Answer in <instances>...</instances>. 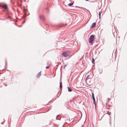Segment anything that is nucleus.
<instances>
[{"label":"nucleus","instance_id":"nucleus-7","mask_svg":"<svg viewBox=\"0 0 127 127\" xmlns=\"http://www.w3.org/2000/svg\"><path fill=\"white\" fill-rule=\"evenodd\" d=\"M39 18H40V19L42 20H43L44 19V16L43 15H42L41 16H40Z\"/></svg>","mask_w":127,"mask_h":127},{"label":"nucleus","instance_id":"nucleus-17","mask_svg":"<svg viewBox=\"0 0 127 127\" xmlns=\"http://www.w3.org/2000/svg\"><path fill=\"white\" fill-rule=\"evenodd\" d=\"M58 116H57V117H56V119L57 120H60V119H58Z\"/></svg>","mask_w":127,"mask_h":127},{"label":"nucleus","instance_id":"nucleus-16","mask_svg":"<svg viewBox=\"0 0 127 127\" xmlns=\"http://www.w3.org/2000/svg\"><path fill=\"white\" fill-rule=\"evenodd\" d=\"M93 100L94 101V102L95 104V98H93Z\"/></svg>","mask_w":127,"mask_h":127},{"label":"nucleus","instance_id":"nucleus-13","mask_svg":"<svg viewBox=\"0 0 127 127\" xmlns=\"http://www.w3.org/2000/svg\"><path fill=\"white\" fill-rule=\"evenodd\" d=\"M107 114H108L109 115H110L111 114V112H110L109 111H108L107 112Z\"/></svg>","mask_w":127,"mask_h":127},{"label":"nucleus","instance_id":"nucleus-6","mask_svg":"<svg viewBox=\"0 0 127 127\" xmlns=\"http://www.w3.org/2000/svg\"><path fill=\"white\" fill-rule=\"evenodd\" d=\"M41 75V72H39L38 73V74L36 75V77L37 78H38L40 77Z\"/></svg>","mask_w":127,"mask_h":127},{"label":"nucleus","instance_id":"nucleus-1","mask_svg":"<svg viewBox=\"0 0 127 127\" xmlns=\"http://www.w3.org/2000/svg\"><path fill=\"white\" fill-rule=\"evenodd\" d=\"M70 54V52L69 51H65L62 53L63 56L64 57H66L69 56Z\"/></svg>","mask_w":127,"mask_h":127},{"label":"nucleus","instance_id":"nucleus-9","mask_svg":"<svg viewBox=\"0 0 127 127\" xmlns=\"http://www.w3.org/2000/svg\"><path fill=\"white\" fill-rule=\"evenodd\" d=\"M101 12L100 11L98 13V15L99 17V18L100 19L101 17Z\"/></svg>","mask_w":127,"mask_h":127},{"label":"nucleus","instance_id":"nucleus-3","mask_svg":"<svg viewBox=\"0 0 127 127\" xmlns=\"http://www.w3.org/2000/svg\"><path fill=\"white\" fill-rule=\"evenodd\" d=\"M94 38V36L93 35H91L89 39V42L90 43H91L93 41V39Z\"/></svg>","mask_w":127,"mask_h":127},{"label":"nucleus","instance_id":"nucleus-15","mask_svg":"<svg viewBox=\"0 0 127 127\" xmlns=\"http://www.w3.org/2000/svg\"><path fill=\"white\" fill-rule=\"evenodd\" d=\"M92 97L93 98H95L94 94L93 93H92Z\"/></svg>","mask_w":127,"mask_h":127},{"label":"nucleus","instance_id":"nucleus-12","mask_svg":"<svg viewBox=\"0 0 127 127\" xmlns=\"http://www.w3.org/2000/svg\"><path fill=\"white\" fill-rule=\"evenodd\" d=\"M110 100V99H109V98H108V102L106 103V104L107 105H109L108 104V102H109V100Z\"/></svg>","mask_w":127,"mask_h":127},{"label":"nucleus","instance_id":"nucleus-20","mask_svg":"<svg viewBox=\"0 0 127 127\" xmlns=\"http://www.w3.org/2000/svg\"><path fill=\"white\" fill-rule=\"evenodd\" d=\"M63 26H60V27H63Z\"/></svg>","mask_w":127,"mask_h":127},{"label":"nucleus","instance_id":"nucleus-4","mask_svg":"<svg viewBox=\"0 0 127 127\" xmlns=\"http://www.w3.org/2000/svg\"><path fill=\"white\" fill-rule=\"evenodd\" d=\"M92 78V76H90L89 75H88L86 79V82L90 81V79Z\"/></svg>","mask_w":127,"mask_h":127},{"label":"nucleus","instance_id":"nucleus-10","mask_svg":"<svg viewBox=\"0 0 127 127\" xmlns=\"http://www.w3.org/2000/svg\"><path fill=\"white\" fill-rule=\"evenodd\" d=\"M23 12L25 14L26 13V10L25 8H24L23 9Z\"/></svg>","mask_w":127,"mask_h":127},{"label":"nucleus","instance_id":"nucleus-22","mask_svg":"<svg viewBox=\"0 0 127 127\" xmlns=\"http://www.w3.org/2000/svg\"><path fill=\"white\" fill-rule=\"evenodd\" d=\"M9 17H8V18H9Z\"/></svg>","mask_w":127,"mask_h":127},{"label":"nucleus","instance_id":"nucleus-14","mask_svg":"<svg viewBox=\"0 0 127 127\" xmlns=\"http://www.w3.org/2000/svg\"><path fill=\"white\" fill-rule=\"evenodd\" d=\"M73 3H69L68 4V5H69V6H72V5H73Z\"/></svg>","mask_w":127,"mask_h":127},{"label":"nucleus","instance_id":"nucleus-5","mask_svg":"<svg viewBox=\"0 0 127 127\" xmlns=\"http://www.w3.org/2000/svg\"><path fill=\"white\" fill-rule=\"evenodd\" d=\"M96 25V23H93L92 25L91 26V28H92L95 27Z\"/></svg>","mask_w":127,"mask_h":127},{"label":"nucleus","instance_id":"nucleus-2","mask_svg":"<svg viewBox=\"0 0 127 127\" xmlns=\"http://www.w3.org/2000/svg\"><path fill=\"white\" fill-rule=\"evenodd\" d=\"M0 6L6 10H8V7L6 4L3 3H0Z\"/></svg>","mask_w":127,"mask_h":127},{"label":"nucleus","instance_id":"nucleus-11","mask_svg":"<svg viewBox=\"0 0 127 127\" xmlns=\"http://www.w3.org/2000/svg\"><path fill=\"white\" fill-rule=\"evenodd\" d=\"M62 82H61L60 84V87L61 89H62Z\"/></svg>","mask_w":127,"mask_h":127},{"label":"nucleus","instance_id":"nucleus-8","mask_svg":"<svg viewBox=\"0 0 127 127\" xmlns=\"http://www.w3.org/2000/svg\"><path fill=\"white\" fill-rule=\"evenodd\" d=\"M67 89H68V92H71L72 91L71 89L70 88H69V87H67Z\"/></svg>","mask_w":127,"mask_h":127},{"label":"nucleus","instance_id":"nucleus-19","mask_svg":"<svg viewBox=\"0 0 127 127\" xmlns=\"http://www.w3.org/2000/svg\"><path fill=\"white\" fill-rule=\"evenodd\" d=\"M49 66H46V68H49Z\"/></svg>","mask_w":127,"mask_h":127},{"label":"nucleus","instance_id":"nucleus-21","mask_svg":"<svg viewBox=\"0 0 127 127\" xmlns=\"http://www.w3.org/2000/svg\"><path fill=\"white\" fill-rule=\"evenodd\" d=\"M65 66H66V65H65L64 66V68H65Z\"/></svg>","mask_w":127,"mask_h":127},{"label":"nucleus","instance_id":"nucleus-18","mask_svg":"<svg viewBox=\"0 0 127 127\" xmlns=\"http://www.w3.org/2000/svg\"><path fill=\"white\" fill-rule=\"evenodd\" d=\"M94 61L95 60L93 59H92V63H93L94 62Z\"/></svg>","mask_w":127,"mask_h":127}]
</instances>
